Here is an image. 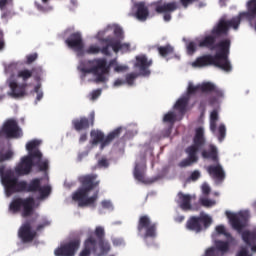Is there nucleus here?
<instances>
[{
	"mask_svg": "<svg viewBox=\"0 0 256 256\" xmlns=\"http://www.w3.org/2000/svg\"><path fill=\"white\" fill-rule=\"evenodd\" d=\"M0 179L7 197L15 193H40V199H47L51 195V186H41V179L34 178L28 184L25 180H19L13 169H5V165H0Z\"/></svg>",
	"mask_w": 256,
	"mask_h": 256,
	"instance_id": "obj_1",
	"label": "nucleus"
},
{
	"mask_svg": "<svg viewBox=\"0 0 256 256\" xmlns=\"http://www.w3.org/2000/svg\"><path fill=\"white\" fill-rule=\"evenodd\" d=\"M115 60H111L107 64V59L105 58H96L93 60H84L80 64V71L82 73H92L96 76L97 83H105L107 81V73H109L111 67H113Z\"/></svg>",
	"mask_w": 256,
	"mask_h": 256,
	"instance_id": "obj_2",
	"label": "nucleus"
},
{
	"mask_svg": "<svg viewBox=\"0 0 256 256\" xmlns=\"http://www.w3.org/2000/svg\"><path fill=\"white\" fill-rule=\"evenodd\" d=\"M114 35L118 37L119 39H123V29L116 27L114 29Z\"/></svg>",
	"mask_w": 256,
	"mask_h": 256,
	"instance_id": "obj_63",
	"label": "nucleus"
},
{
	"mask_svg": "<svg viewBox=\"0 0 256 256\" xmlns=\"http://www.w3.org/2000/svg\"><path fill=\"white\" fill-rule=\"evenodd\" d=\"M216 232L218 233V235H225V237H231V234L227 233V231L225 230V226L223 225L216 226Z\"/></svg>",
	"mask_w": 256,
	"mask_h": 256,
	"instance_id": "obj_51",
	"label": "nucleus"
},
{
	"mask_svg": "<svg viewBox=\"0 0 256 256\" xmlns=\"http://www.w3.org/2000/svg\"><path fill=\"white\" fill-rule=\"evenodd\" d=\"M41 145V141L39 140H32L30 142H28L26 144V149L29 152L28 155H30L31 153H35V151H39V149H37V147Z\"/></svg>",
	"mask_w": 256,
	"mask_h": 256,
	"instance_id": "obj_42",
	"label": "nucleus"
},
{
	"mask_svg": "<svg viewBox=\"0 0 256 256\" xmlns=\"http://www.w3.org/2000/svg\"><path fill=\"white\" fill-rule=\"evenodd\" d=\"M91 253H97V240L93 237V235H90L84 241V248L80 252L79 256H90Z\"/></svg>",
	"mask_w": 256,
	"mask_h": 256,
	"instance_id": "obj_25",
	"label": "nucleus"
},
{
	"mask_svg": "<svg viewBox=\"0 0 256 256\" xmlns=\"http://www.w3.org/2000/svg\"><path fill=\"white\" fill-rule=\"evenodd\" d=\"M13 159V151L8 150L5 153L0 152V163H5V161H11Z\"/></svg>",
	"mask_w": 256,
	"mask_h": 256,
	"instance_id": "obj_45",
	"label": "nucleus"
},
{
	"mask_svg": "<svg viewBox=\"0 0 256 256\" xmlns=\"http://www.w3.org/2000/svg\"><path fill=\"white\" fill-rule=\"evenodd\" d=\"M216 251H220L221 255H225V253H229L230 245L228 241H223V240H217L215 242V247Z\"/></svg>",
	"mask_w": 256,
	"mask_h": 256,
	"instance_id": "obj_34",
	"label": "nucleus"
},
{
	"mask_svg": "<svg viewBox=\"0 0 256 256\" xmlns=\"http://www.w3.org/2000/svg\"><path fill=\"white\" fill-rule=\"evenodd\" d=\"M200 203L203 207H213L215 203L207 198H201Z\"/></svg>",
	"mask_w": 256,
	"mask_h": 256,
	"instance_id": "obj_56",
	"label": "nucleus"
},
{
	"mask_svg": "<svg viewBox=\"0 0 256 256\" xmlns=\"http://www.w3.org/2000/svg\"><path fill=\"white\" fill-rule=\"evenodd\" d=\"M5 49V34L3 33V30L0 29V51H3Z\"/></svg>",
	"mask_w": 256,
	"mask_h": 256,
	"instance_id": "obj_58",
	"label": "nucleus"
},
{
	"mask_svg": "<svg viewBox=\"0 0 256 256\" xmlns=\"http://www.w3.org/2000/svg\"><path fill=\"white\" fill-rule=\"evenodd\" d=\"M226 135H227V128L225 127V124H220L218 127V140L223 141Z\"/></svg>",
	"mask_w": 256,
	"mask_h": 256,
	"instance_id": "obj_46",
	"label": "nucleus"
},
{
	"mask_svg": "<svg viewBox=\"0 0 256 256\" xmlns=\"http://www.w3.org/2000/svg\"><path fill=\"white\" fill-rule=\"evenodd\" d=\"M177 203L182 211H191V195L184 194L183 192L178 193Z\"/></svg>",
	"mask_w": 256,
	"mask_h": 256,
	"instance_id": "obj_27",
	"label": "nucleus"
},
{
	"mask_svg": "<svg viewBox=\"0 0 256 256\" xmlns=\"http://www.w3.org/2000/svg\"><path fill=\"white\" fill-rule=\"evenodd\" d=\"M206 171L209 174V176L216 181V183H222L225 181V169H223V166L216 162V164L209 165L206 167Z\"/></svg>",
	"mask_w": 256,
	"mask_h": 256,
	"instance_id": "obj_18",
	"label": "nucleus"
},
{
	"mask_svg": "<svg viewBox=\"0 0 256 256\" xmlns=\"http://www.w3.org/2000/svg\"><path fill=\"white\" fill-rule=\"evenodd\" d=\"M194 145L187 147V149L194 148L195 153H199V149L205 146V130L202 127H199L195 131V135L193 138Z\"/></svg>",
	"mask_w": 256,
	"mask_h": 256,
	"instance_id": "obj_23",
	"label": "nucleus"
},
{
	"mask_svg": "<svg viewBox=\"0 0 256 256\" xmlns=\"http://www.w3.org/2000/svg\"><path fill=\"white\" fill-rule=\"evenodd\" d=\"M201 156L203 159H211L213 163H219V152L217 151V147L213 144L209 145L208 150H203Z\"/></svg>",
	"mask_w": 256,
	"mask_h": 256,
	"instance_id": "obj_28",
	"label": "nucleus"
},
{
	"mask_svg": "<svg viewBox=\"0 0 256 256\" xmlns=\"http://www.w3.org/2000/svg\"><path fill=\"white\" fill-rule=\"evenodd\" d=\"M49 225H51V221L47 218H43L42 222L37 225L36 231H43V229H45V227H49Z\"/></svg>",
	"mask_w": 256,
	"mask_h": 256,
	"instance_id": "obj_49",
	"label": "nucleus"
},
{
	"mask_svg": "<svg viewBox=\"0 0 256 256\" xmlns=\"http://www.w3.org/2000/svg\"><path fill=\"white\" fill-rule=\"evenodd\" d=\"M236 256H251V254H249V250L247 249V247H242L237 252Z\"/></svg>",
	"mask_w": 256,
	"mask_h": 256,
	"instance_id": "obj_59",
	"label": "nucleus"
},
{
	"mask_svg": "<svg viewBox=\"0 0 256 256\" xmlns=\"http://www.w3.org/2000/svg\"><path fill=\"white\" fill-rule=\"evenodd\" d=\"M217 121H219V111L217 109H214L210 113V131L213 133H216L217 131Z\"/></svg>",
	"mask_w": 256,
	"mask_h": 256,
	"instance_id": "obj_35",
	"label": "nucleus"
},
{
	"mask_svg": "<svg viewBox=\"0 0 256 256\" xmlns=\"http://www.w3.org/2000/svg\"><path fill=\"white\" fill-rule=\"evenodd\" d=\"M105 41H108L109 49L112 48V51H114V53H118L119 51H121L122 53H127L131 51L130 43H121V40H117L111 36H108V40Z\"/></svg>",
	"mask_w": 256,
	"mask_h": 256,
	"instance_id": "obj_22",
	"label": "nucleus"
},
{
	"mask_svg": "<svg viewBox=\"0 0 256 256\" xmlns=\"http://www.w3.org/2000/svg\"><path fill=\"white\" fill-rule=\"evenodd\" d=\"M213 65L214 67H218V69H223V64L216 58L215 55L211 54H205L203 56H200L196 58L194 62H192V67H211Z\"/></svg>",
	"mask_w": 256,
	"mask_h": 256,
	"instance_id": "obj_13",
	"label": "nucleus"
},
{
	"mask_svg": "<svg viewBox=\"0 0 256 256\" xmlns=\"http://www.w3.org/2000/svg\"><path fill=\"white\" fill-rule=\"evenodd\" d=\"M137 232L145 241L157 237V223H153L148 215H142L138 219Z\"/></svg>",
	"mask_w": 256,
	"mask_h": 256,
	"instance_id": "obj_7",
	"label": "nucleus"
},
{
	"mask_svg": "<svg viewBox=\"0 0 256 256\" xmlns=\"http://www.w3.org/2000/svg\"><path fill=\"white\" fill-rule=\"evenodd\" d=\"M199 177H201V172H199V170L193 171L190 175L191 181H197V179H199Z\"/></svg>",
	"mask_w": 256,
	"mask_h": 256,
	"instance_id": "obj_62",
	"label": "nucleus"
},
{
	"mask_svg": "<svg viewBox=\"0 0 256 256\" xmlns=\"http://www.w3.org/2000/svg\"><path fill=\"white\" fill-rule=\"evenodd\" d=\"M197 91H201V85L194 86L193 84H189L186 96L191 97V95H195Z\"/></svg>",
	"mask_w": 256,
	"mask_h": 256,
	"instance_id": "obj_47",
	"label": "nucleus"
},
{
	"mask_svg": "<svg viewBox=\"0 0 256 256\" xmlns=\"http://www.w3.org/2000/svg\"><path fill=\"white\" fill-rule=\"evenodd\" d=\"M98 166L99 167H104V169H107V167H109V160H107V158H101L98 161Z\"/></svg>",
	"mask_w": 256,
	"mask_h": 256,
	"instance_id": "obj_60",
	"label": "nucleus"
},
{
	"mask_svg": "<svg viewBox=\"0 0 256 256\" xmlns=\"http://www.w3.org/2000/svg\"><path fill=\"white\" fill-rule=\"evenodd\" d=\"M34 159H43L41 151L36 150L30 155L22 157L20 163L12 170L17 179L25 177L33 171V167H35Z\"/></svg>",
	"mask_w": 256,
	"mask_h": 256,
	"instance_id": "obj_4",
	"label": "nucleus"
},
{
	"mask_svg": "<svg viewBox=\"0 0 256 256\" xmlns=\"http://www.w3.org/2000/svg\"><path fill=\"white\" fill-rule=\"evenodd\" d=\"M242 241L246 245H255L256 243V229L253 230H244L241 234Z\"/></svg>",
	"mask_w": 256,
	"mask_h": 256,
	"instance_id": "obj_30",
	"label": "nucleus"
},
{
	"mask_svg": "<svg viewBox=\"0 0 256 256\" xmlns=\"http://www.w3.org/2000/svg\"><path fill=\"white\" fill-rule=\"evenodd\" d=\"M9 209L13 213H19L22 209V217H31L35 211V199L33 197L16 198L10 203Z\"/></svg>",
	"mask_w": 256,
	"mask_h": 256,
	"instance_id": "obj_6",
	"label": "nucleus"
},
{
	"mask_svg": "<svg viewBox=\"0 0 256 256\" xmlns=\"http://www.w3.org/2000/svg\"><path fill=\"white\" fill-rule=\"evenodd\" d=\"M157 51L161 57H167L168 55H173L175 49L170 44L166 46H159Z\"/></svg>",
	"mask_w": 256,
	"mask_h": 256,
	"instance_id": "obj_37",
	"label": "nucleus"
},
{
	"mask_svg": "<svg viewBox=\"0 0 256 256\" xmlns=\"http://www.w3.org/2000/svg\"><path fill=\"white\" fill-rule=\"evenodd\" d=\"M75 131H87L90 127L95 125V112H91L88 117L76 118L72 121Z\"/></svg>",
	"mask_w": 256,
	"mask_h": 256,
	"instance_id": "obj_14",
	"label": "nucleus"
},
{
	"mask_svg": "<svg viewBox=\"0 0 256 256\" xmlns=\"http://www.w3.org/2000/svg\"><path fill=\"white\" fill-rule=\"evenodd\" d=\"M226 215L230 221V224L236 231H238V233H241L244 227L247 226V216L245 214L243 213L234 214L231 212H226Z\"/></svg>",
	"mask_w": 256,
	"mask_h": 256,
	"instance_id": "obj_16",
	"label": "nucleus"
},
{
	"mask_svg": "<svg viewBox=\"0 0 256 256\" xmlns=\"http://www.w3.org/2000/svg\"><path fill=\"white\" fill-rule=\"evenodd\" d=\"M11 92L8 93L13 99H21L27 95V83L18 84L15 80L8 82Z\"/></svg>",
	"mask_w": 256,
	"mask_h": 256,
	"instance_id": "obj_19",
	"label": "nucleus"
},
{
	"mask_svg": "<svg viewBox=\"0 0 256 256\" xmlns=\"http://www.w3.org/2000/svg\"><path fill=\"white\" fill-rule=\"evenodd\" d=\"M202 193L203 195H209V193H211V187H209L207 184H203Z\"/></svg>",
	"mask_w": 256,
	"mask_h": 256,
	"instance_id": "obj_64",
	"label": "nucleus"
},
{
	"mask_svg": "<svg viewBox=\"0 0 256 256\" xmlns=\"http://www.w3.org/2000/svg\"><path fill=\"white\" fill-rule=\"evenodd\" d=\"M34 167H38L39 171H49V160H41V158L37 159V161L34 162Z\"/></svg>",
	"mask_w": 256,
	"mask_h": 256,
	"instance_id": "obj_41",
	"label": "nucleus"
},
{
	"mask_svg": "<svg viewBox=\"0 0 256 256\" xmlns=\"http://www.w3.org/2000/svg\"><path fill=\"white\" fill-rule=\"evenodd\" d=\"M122 131H123V128L118 127L105 137V133H103V131L95 130V129L91 130L90 132V137L92 139L91 144L99 145L100 143V149H103L104 147H108V145H111V142L114 139H117L121 136Z\"/></svg>",
	"mask_w": 256,
	"mask_h": 256,
	"instance_id": "obj_5",
	"label": "nucleus"
},
{
	"mask_svg": "<svg viewBox=\"0 0 256 256\" xmlns=\"http://www.w3.org/2000/svg\"><path fill=\"white\" fill-rule=\"evenodd\" d=\"M42 4L39 2H35V7L38 9V11H41L42 13H47L48 11H52L53 7L49 6V1L51 0H41Z\"/></svg>",
	"mask_w": 256,
	"mask_h": 256,
	"instance_id": "obj_38",
	"label": "nucleus"
},
{
	"mask_svg": "<svg viewBox=\"0 0 256 256\" xmlns=\"http://www.w3.org/2000/svg\"><path fill=\"white\" fill-rule=\"evenodd\" d=\"M54 253L56 256H65V244L62 243L61 246L57 248Z\"/></svg>",
	"mask_w": 256,
	"mask_h": 256,
	"instance_id": "obj_57",
	"label": "nucleus"
},
{
	"mask_svg": "<svg viewBox=\"0 0 256 256\" xmlns=\"http://www.w3.org/2000/svg\"><path fill=\"white\" fill-rule=\"evenodd\" d=\"M97 245L100 249L99 255H107L111 251V244L107 240H100L97 242Z\"/></svg>",
	"mask_w": 256,
	"mask_h": 256,
	"instance_id": "obj_36",
	"label": "nucleus"
},
{
	"mask_svg": "<svg viewBox=\"0 0 256 256\" xmlns=\"http://www.w3.org/2000/svg\"><path fill=\"white\" fill-rule=\"evenodd\" d=\"M23 137V130L14 118L7 119L0 129V139H20Z\"/></svg>",
	"mask_w": 256,
	"mask_h": 256,
	"instance_id": "obj_10",
	"label": "nucleus"
},
{
	"mask_svg": "<svg viewBox=\"0 0 256 256\" xmlns=\"http://www.w3.org/2000/svg\"><path fill=\"white\" fill-rule=\"evenodd\" d=\"M152 65H153V60H148L147 56L145 55L136 56L135 67L139 69L140 74L143 75V77H149L151 75V70H149V68Z\"/></svg>",
	"mask_w": 256,
	"mask_h": 256,
	"instance_id": "obj_21",
	"label": "nucleus"
},
{
	"mask_svg": "<svg viewBox=\"0 0 256 256\" xmlns=\"http://www.w3.org/2000/svg\"><path fill=\"white\" fill-rule=\"evenodd\" d=\"M32 77L36 79V81H39L41 79V75H43V68L40 66L33 67L31 70Z\"/></svg>",
	"mask_w": 256,
	"mask_h": 256,
	"instance_id": "obj_44",
	"label": "nucleus"
},
{
	"mask_svg": "<svg viewBox=\"0 0 256 256\" xmlns=\"http://www.w3.org/2000/svg\"><path fill=\"white\" fill-rule=\"evenodd\" d=\"M213 223V218L207 214H200L199 216H191L186 222V229L194 231V233H201L209 229Z\"/></svg>",
	"mask_w": 256,
	"mask_h": 256,
	"instance_id": "obj_8",
	"label": "nucleus"
},
{
	"mask_svg": "<svg viewBox=\"0 0 256 256\" xmlns=\"http://www.w3.org/2000/svg\"><path fill=\"white\" fill-rule=\"evenodd\" d=\"M215 49H219V52H217L214 56L222 64V71H225L226 73H231L233 71V66L231 65V61L229 60L231 39L226 38L220 40L218 43H216Z\"/></svg>",
	"mask_w": 256,
	"mask_h": 256,
	"instance_id": "obj_3",
	"label": "nucleus"
},
{
	"mask_svg": "<svg viewBox=\"0 0 256 256\" xmlns=\"http://www.w3.org/2000/svg\"><path fill=\"white\" fill-rule=\"evenodd\" d=\"M37 57H39L37 55V53L27 55L26 56V65H31V63H35V61H37Z\"/></svg>",
	"mask_w": 256,
	"mask_h": 256,
	"instance_id": "obj_53",
	"label": "nucleus"
},
{
	"mask_svg": "<svg viewBox=\"0 0 256 256\" xmlns=\"http://www.w3.org/2000/svg\"><path fill=\"white\" fill-rule=\"evenodd\" d=\"M136 17L139 21H147V17H149V8L145 6L143 2H140L136 5Z\"/></svg>",
	"mask_w": 256,
	"mask_h": 256,
	"instance_id": "obj_31",
	"label": "nucleus"
},
{
	"mask_svg": "<svg viewBox=\"0 0 256 256\" xmlns=\"http://www.w3.org/2000/svg\"><path fill=\"white\" fill-rule=\"evenodd\" d=\"M200 91L202 93H211L208 97V105H210V107H219V105H221V100L225 98L223 90L219 89L211 82L200 84Z\"/></svg>",
	"mask_w": 256,
	"mask_h": 256,
	"instance_id": "obj_9",
	"label": "nucleus"
},
{
	"mask_svg": "<svg viewBox=\"0 0 256 256\" xmlns=\"http://www.w3.org/2000/svg\"><path fill=\"white\" fill-rule=\"evenodd\" d=\"M164 123H170V127L167 129V135H171V130L173 129V125L177 121V115L174 112H168L163 117Z\"/></svg>",
	"mask_w": 256,
	"mask_h": 256,
	"instance_id": "obj_33",
	"label": "nucleus"
},
{
	"mask_svg": "<svg viewBox=\"0 0 256 256\" xmlns=\"http://www.w3.org/2000/svg\"><path fill=\"white\" fill-rule=\"evenodd\" d=\"M185 153H187L188 157L180 161L178 167H191V165H195L199 161V156H197L195 148H186Z\"/></svg>",
	"mask_w": 256,
	"mask_h": 256,
	"instance_id": "obj_24",
	"label": "nucleus"
},
{
	"mask_svg": "<svg viewBox=\"0 0 256 256\" xmlns=\"http://www.w3.org/2000/svg\"><path fill=\"white\" fill-rule=\"evenodd\" d=\"M101 97V89L93 90L91 93V100L95 101L96 99H99Z\"/></svg>",
	"mask_w": 256,
	"mask_h": 256,
	"instance_id": "obj_61",
	"label": "nucleus"
},
{
	"mask_svg": "<svg viewBox=\"0 0 256 256\" xmlns=\"http://www.w3.org/2000/svg\"><path fill=\"white\" fill-rule=\"evenodd\" d=\"M156 13H164L163 19L166 22L171 21V13L177 11V3L169 2L161 4V1L156 2L155 4Z\"/></svg>",
	"mask_w": 256,
	"mask_h": 256,
	"instance_id": "obj_17",
	"label": "nucleus"
},
{
	"mask_svg": "<svg viewBox=\"0 0 256 256\" xmlns=\"http://www.w3.org/2000/svg\"><path fill=\"white\" fill-rule=\"evenodd\" d=\"M97 174H88L84 176L79 177V182L82 185V189H85L86 191H93V189L99 187V184L101 183L100 180H97Z\"/></svg>",
	"mask_w": 256,
	"mask_h": 256,
	"instance_id": "obj_20",
	"label": "nucleus"
},
{
	"mask_svg": "<svg viewBox=\"0 0 256 256\" xmlns=\"http://www.w3.org/2000/svg\"><path fill=\"white\" fill-rule=\"evenodd\" d=\"M203 256H219V252L217 251V249H215V247H210L206 249Z\"/></svg>",
	"mask_w": 256,
	"mask_h": 256,
	"instance_id": "obj_52",
	"label": "nucleus"
},
{
	"mask_svg": "<svg viewBox=\"0 0 256 256\" xmlns=\"http://www.w3.org/2000/svg\"><path fill=\"white\" fill-rule=\"evenodd\" d=\"M95 237L98 239V241L105 240V228L102 226H97L94 231Z\"/></svg>",
	"mask_w": 256,
	"mask_h": 256,
	"instance_id": "obj_43",
	"label": "nucleus"
},
{
	"mask_svg": "<svg viewBox=\"0 0 256 256\" xmlns=\"http://www.w3.org/2000/svg\"><path fill=\"white\" fill-rule=\"evenodd\" d=\"M187 53L188 55H194L195 51H197V43H195L194 41H190L187 46Z\"/></svg>",
	"mask_w": 256,
	"mask_h": 256,
	"instance_id": "obj_48",
	"label": "nucleus"
},
{
	"mask_svg": "<svg viewBox=\"0 0 256 256\" xmlns=\"http://www.w3.org/2000/svg\"><path fill=\"white\" fill-rule=\"evenodd\" d=\"M137 77V74L135 73H130L126 75V83L128 85H133V83L135 82V78Z\"/></svg>",
	"mask_w": 256,
	"mask_h": 256,
	"instance_id": "obj_55",
	"label": "nucleus"
},
{
	"mask_svg": "<svg viewBox=\"0 0 256 256\" xmlns=\"http://www.w3.org/2000/svg\"><path fill=\"white\" fill-rule=\"evenodd\" d=\"M105 35V31L98 32L97 38L98 41L103 45L102 47H99L97 45H90L88 49L86 50V53L88 55H99L101 53L102 55H105V57H111V51L109 50V37L101 38Z\"/></svg>",
	"mask_w": 256,
	"mask_h": 256,
	"instance_id": "obj_12",
	"label": "nucleus"
},
{
	"mask_svg": "<svg viewBox=\"0 0 256 256\" xmlns=\"http://www.w3.org/2000/svg\"><path fill=\"white\" fill-rule=\"evenodd\" d=\"M34 220H27L18 231V236L22 243H31L37 237V231L31 230V225Z\"/></svg>",
	"mask_w": 256,
	"mask_h": 256,
	"instance_id": "obj_15",
	"label": "nucleus"
},
{
	"mask_svg": "<svg viewBox=\"0 0 256 256\" xmlns=\"http://www.w3.org/2000/svg\"><path fill=\"white\" fill-rule=\"evenodd\" d=\"M89 190L85 188H79L72 196L73 201H77L78 207H89V205H95L97 199H99V190H97L91 197H89Z\"/></svg>",
	"mask_w": 256,
	"mask_h": 256,
	"instance_id": "obj_11",
	"label": "nucleus"
},
{
	"mask_svg": "<svg viewBox=\"0 0 256 256\" xmlns=\"http://www.w3.org/2000/svg\"><path fill=\"white\" fill-rule=\"evenodd\" d=\"M34 91L37 93L36 101H41L43 99V91H41V84L34 87Z\"/></svg>",
	"mask_w": 256,
	"mask_h": 256,
	"instance_id": "obj_54",
	"label": "nucleus"
},
{
	"mask_svg": "<svg viewBox=\"0 0 256 256\" xmlns=\"http://www.w3.org/2000/svg\"><path fill=\"white\" fill-rule=\"evenodd\" d=\"M68 47L75 49V51L81 52L83 51V39L81 38V34L74 33L70 36L69 39L66 40Z\"/></svg>",
	"mask_w": 256,
	"mask_h": 256,
	"instance_id": "obj_26",
	"label": "nucleus"
},
{
	"mask_svg": "<svg viewBox=\"0 0 256 256\" xmlns=\"http://www.w3.org/2000/svg\"><path fill=\"white\" fill-rule=\"evenodd\" d=\"M17 77L18 79H22V81L26 82L33 77V72L27 68H24L17 72Z\"/></svg>",
	"mask_w": 256,
	"mask_h": 256,
	"instance_id": "obj_39",
	"label": "nucleus"
},
{
	"mask_svg": "<svg viewBox=\"0 0 256 256\" xmlns=\"http://www.w3.org/2000/svg\"><path fill=\"white\" fill-rule=\"evenodd\" d=\"M81 247V239H74L65 244V256H75Z\"/></svg>",
	"mask_w": 256,
	"mask_h": 256,
	"instance_id": "obj_29",
	"label": "nucleus"
},
{
	"mask_svg": "<svg viewBox=\"0 0 256 256\" xmlns=\"http://www.w3.org/2000/svg\"><path fill=\"white\" fill-rule=\"evenodd\" d=\"M189 96H183L178 99L176 104L174 105V109L179 111V113H185L187 111V105H189Z\"/></svg>",
	"mask_w": 256,
	"mask_h": 256,
	"instance_id": "obj_32",
	"label": "nucleus"
},
{
	"mask_svg": "<svg viewBox=\"0 0 256 256\" xmlns=\"http://www.w3.org/2000/svg\"><path fill=\"white\" fill-rule=\"evenodd\" d=\"M134 177L140 183H145V169H141V167H139V164L135 166Z\"/></svg>",
	"mask_w": 256,
	"mask_h": 256,
	"instance_id": "obj_40",
	"label": "nucleus"
},
{
	"mask_svg": "<svg viewBox=\"0 0 256 256\" xmlns=\"http://www.w3.org/2000/svg\"><path fill=\"white\" fill-rule=\"evenodd\" d=\"M7 7H13V0H0V11Z\"/></svg>",
	"mask_w": 256,
	"mask_h": 256,
	"instance_id": "obj_50",
	"label": "nucleus"
}]
</instances>
